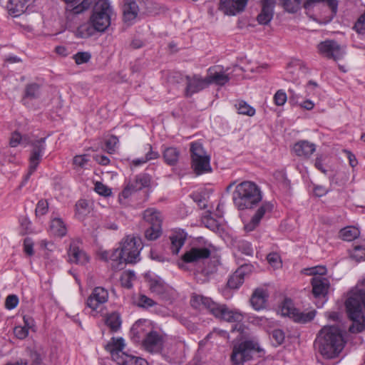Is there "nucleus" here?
<instances>
[{
    "label": "nucleus",
    "instance_id": "obj_22",
    "mask_svg": "<svg viewBox=\"0 0 365 365\" xmlns=\"http://www.w3.org/2000/svg\"><path fill=\"white\" fill-rule=\"evenodd\" d=\"M312 293L314 297L324 296L327 294L329 287V281L328 279L316 276L312 279Z\"/></svg>",
    "mask_w": 365,
    "mask_h": 365
},
{
    "label": "nucleus",
    "instance_id": "obj_51",
    "mask_svg": "<svg viewBox=\"0 0 365 365\" xmlns=\"http://www.w3.org/2000/svg\"><path fill=\"white\" fill-rule=\"evenodd\" d=\"M287 94L282 90H279L274 96V101L277 106H283L287 101Z\"/></svg>",
    "mask_w": 365,
    "mask_h": 365
},
{
    "label": "nucleus",
    "instance_id": "obj_64",
    "mask_svg": "<svg viewBox=\"0 0 365 365\" xmlns=\"http://www.w3.org/2000/svg\"><path fill=\"white\" fill-rule=\"evenodd\" d=\"M351 167L354 168L357 165L358 161L356 156L349 150H344Z\"/></svg>",
    "mask_w": 365,
    "mask_h": 365
},
{
    "label": "nucleus",
    "instance_id": "obj_42",
    "mask_svg": "<svg viewBox=\"0 0 365 365\" xmlns=\"http://www.w3.org/2000/svg\"><path fill=\"white\" fill-rule=\"evenodd\" d=\"M39 94V85L37 83H31L26 86L25 89V96L27 98H36Z\"/></svg>",
    "mask_w": 365,
    "mask_h": 365
},
{
    "label": "nucleus",
    "instance_id": "obj_31",
    "mask_svg": "<svg viewBox=\"0 0 365 365\" xmlns=\"http://www.w3.org/2000/svg\"><path fill=\"white\" fill-rule=\"evenodd\" d=\"M149 287L150 291L161 297H163L168 291V287L165 284V282L160 278L158 279H151L149 281Z\"/></svg>",
    "mask_w": 365,
    "mask_h": 365
},
{
    "label": "nucleus",
    "instance_id": "obj_34",
    "mask_svg": "<svg viewBox=\"0 0 365 365\" xmlns=\"http://www.w3.org/2000/svg\"><path fill=\"white\" fill-rule=\"evenodd\" d=\"M50 230L53 235L58 237H63L66 235L67 231L64 222L58 217H56L51 220Z\"/></svg>",
    "mask_w": 365,
    "mask_h": 365
},
{
    "label": "nucleus",
    "instance_id": "obj_27",
    "mask_svg": "<svg viewBox=\"0 0 365 365\" xmlns=\"http://www.w3.org/2000/svg\"><path fill=\"white\" fill-rule=\"evenodd\" d=\"M267 297V292L263 289L258 288L252 294L250 303L255 310H260L264 307Z\"/></svg>",
    "mask_w": 365,
    "mask_h": 365
},
{
    "label": "nucleus",
    "instance_id": "obj_40",
    "mask_svg": "<svg viewBox=\"0 0 365 365\" xmlns=\"http://www.w3.org/2000/svg\"><path fill=\"white\" fill-rule=\"evenodd\" d=\"M171 241V251L173 254H178L184 245L185 240L182 237H179L176 235L170 237Z\"/></svg>",
    "mask_w": 365,
    "mask_h": 365
},
{
    "label": "nucleus",
    "instance_id": "obj_60",
    "mask_svg": "<svg viewBox=\"0 0 365 365\" xmlns=\"http://www.w3.org/2000/svg\"><path fill=\"white\" fill-rule=\"evenodd\" d=\"M34 242L29 237H26L24 242V252L29 256L33 255L34 254Z\"/></svg>",
    "mask_w": 365,
    "mask_h": 365
},
{
    "label": "nucleus",
    "instance_id": "obj_56",
    "mask_svg": "<svg viewBox=\"0 0 365 365\" xmlns=\"http://www.w3.org/2000/svg\"><path fill=\"white\" fill-rule=\"evenodd\" d=\"M18 303L19 299L17 296L15 294H10L6 299L5 307L8 309H13L18 305Z\"/></svg>",
    "mask_w": 365,
    "mask_h": 365
},
{
    "label": "nucleus",
    "instance_id": "obj_48",
    "mask_svg": "<svg viewBox=\"0 0 365 365\" xmlns=\"http://www.w3.org/2000/svg\"><path fill=\"white\" fill-rule=\"evenodd\" d=\"M92 2H93V0H83V1L80 4L74 6L72 9L73 13L75 14H78L82 13L83 11H84L85 10H87L90 7Z\"/></svg>",
    "mask_w": 365,
    "mask_h": 365
},
{
    "label": "nucleus",
    "instance_id": "obj_8",
    "mask_svg": "<svg viewBox=\"0 0 365 365\" xmlns=\"http://www.w3.org/2000/svg\"><path fill=\"white\" fill-rule=\"evenodd\" d=\"M111 12L112 9L108 1L98 0L95 4L90 21L97 31L103 32L110 26Z\"/></svg>",
    "mask_w": 365,
    "mask_h": 365
},
{
    "label": "nucleus",
    "instance_id": "obj_9",
    "mask_svg": "<svg viewBox=\"0 0 365 365\" xmlns=\"http://www.w3.org/2000/svg\"><path fill=\"white\" fill-rule=\"evenodd\" d=\"M141 249L142 243L140 238L127 236L121 243L118 257L123 258L125 263H135L139 260Z\"/></svg>",
    "mask_w": 365,
    "mask_h": 365
},
{
    "label": "nucleus",
    "instance_id": "obj_16",
    "mask_svg": "<svg viewBox=\"0 0 365 365\" xmlns=\"http://www.w3.org/2000/svg\"><path fill=\"white\" fill-rule=\"evenodd\" d=\"M185 79L186 88L185 93L186 97H191L194 93L199 92L208 86L206 77L202 78L198 75H194L193 76H187Z\"/></svg>",
    "mask_w": 365,
    "mask_h": 365
},
{
    "label": "nucleus",
    "instance_id": "obj_15",
    "mask_svg": "<svg viewBox=\"0 0 365 365\" xmlns=\"http://www.w3.org/2000/svg\"><path fill=\"white\" fill-rule=\"evenodd\" d=\"M248 0H220L219 9L226 15L235 16L242 12Z\"/></svg>",
    "mask_w": 365,
    "mask_h": 365
},
{
    "label": "nucleus",
    "instance_id": "obj_39",
    "mask_svg": "<svg viewBox=\"0 0 365 365\" xmlns=\"http://www.w3.org/2000/svg\"><path fill=\"white\" fill-rule=\"evenodd\" d=\"M161 233V227H155L150 225L145 232V237L148 240H155L160 236Z\"/></svg>",
    "mask_w": 365,
    "mask_h": 365
},
{
    "label": "nucleus",
    "instance_id": "obj_19",
    "mask_svg": "<svg viewBox=\"0 0 365 365\" xmlns=\"http://www.w3.org/2000/svg\"><path fill=\"white\" fill-rule=\"evenodd\" d=\"M210 256V250L206 247H192L186 252L182 259L186 263H194Z\"/></svg>",
    "mask_w": 365,
    "mask_h": 365
},
{
    "label": "nucleus",
    "instance_id": "obj_55",
    "mask_svg": "<svg viewBox=\"0 0 365 365\" xmlns=\"http://www.w3.org/2000/svg\"><path fill=\"white\" fill-rule=\"evenodd\" d=\"M91 56L88 52H78L74 56L75 61L77 64L87 63Z\"/></svg>",
    "mask_w": 365,
    "mask_h": 365
},
{
    "label": "nucleus",
    "instance_id": "obj_4",
    "mask_svg": "<svg viewBox=\"0 0 365 365\" xmlns=\"http://www.w3.org/2000/svg\"><path fill=\"white\" fill-rule=\"evenodd\" d=\"M232 200L237 209H251L261 201L262 195L256 184L245 181L236 186L232 194Z\"/></svg>",
    "mask_w": 365,
    "mask_h": 365
},
{
    "label": "nucleus",
    "instance_id": "obj_44",
    "mask_svg": "<svg viewBox=\"0 0 365 365\" xmlns=\"http://www.w3.org/2000/svg\"><path fill=\"white\" fill-rule=\"evenodd\" d=\"M118 143V138L114 135H111L106 140V150L110 154L113 153L115 151Z\"/></svg>",
    "mask_w": 365,
    "mask_h": 365
},
{
    "label": "nucleus",
    "instance_id": "obj_63",
    "mask_svg": "<svg viewBox=\"0 0 365 365\" xmlns=\"http://www.w3.org/2000/svg\"><path fill=\"white\" fill-rule=\"evenodd\" d=\"M313 192L317 197H322L329 192V190L324 186L317 185L314 187Z\"/></svg>",
    "mask_w": 365,
    "mask_h": 365
},
{
    "label": "nucleus",
    "instance_id": "obj_38",
    "mask_svg": "<svg viewBox=\"0 0 365 365\" xmlns=\"http://www.w3.org/2000/svg\"><path fill=\"white\" fill-rule=\"evenodd\" d=\"M106 325L113 331H116L120 327L121 320L118 313L113 312L106 318Z\"/></svg>",
    "mask_w": 365,
    "mask_h": 365
},
{
    "label": "nucleus",
    "instance_id": "obj_7",
    "mask_svg": "<svg viewBox=\"0 0 365 365\" xmlns=\"http://www.w3.org/2000/svg\"><path fill=\"white\" fill-rule=\"evenodd\" d=\"M191 167L197 175L212 171L210 156L204 150L203 146L198 142L190 143Z\"/></svg>",
    "mask_w": 365,
    "mask_h": 365
},
{
    "label": "nucleus",
    "instance_id": "obj_45",
    "mask_svg": "<svg viewBox=\"0 0 365 365\" xmlns=\"http://www.w3.org/2000/svg\"><path fill=\"white\" fill-rule=\"evenodd\" d=\"M267 259L269 264L274 268H279L282 266L280 257L276 252L269 254L267 257Z\"/></svg>",
    "mask_w": 365,
    "mask_h": 365
},
{
    "label": "nucleus",
    "instance_id": "obj_6",
    "mask_svg": "<svg viewBox=\"0 0 365 365\" xmlns=\"http://www.w3.org/2000/svg\"><path fill=\"white\" fill-rule=\"evenodd\" d=\"M211 313L215 317L226 322H235L236 324L232 328V332H238L239 335L237 337L240 336V339L246 336V327L240 323L243 319V316L240 312L231 310L225 304L215 303V306H213L212 309H211Z\"/></svg>",
    "mask_w": 365,
    "mask_h": 365
},
{
    "label": "nucleus",
    "instance_id": "obj_49",
    "mask_svg": "<svg viewBox=\"0 0 365 365\" xmlns=\"http://www.w3.org/2000/svg\"><path fill=\"white\" fill-rule=\"evenodd\" d=\"M48 203L45 200H41L38 202L36 207V215H43L48 212Z\"/></svg>",
    "mask_w": 365,
    "mask_h": 365
},
{
    "label": "nucleus",
    "instance_id": "obj_2",
    "mask_svg": "<svg viewBox=\"0 0 365 365\" xmlns=\"http://www.w3.org/2000/svg\"><path fill=\"white\" fill-rule=\"evenodd\" d=\"M341 330L335 325L325 326L319 332L314 346L327 359L338 356L344 346Z\"/></svg>",
    "mask_w": 365,
    "mask_h": 365
},
{
    "label": "nucleus",
    "instance_id": "obj_32",
    "mask_svg": "<svg viewBox=\"0 0 365 365\" xmlns=\"http://www.w3.org/2000/svg\"><path fill=\"white\" fill-rule=\"evenodd\" d=\"M359 235V230L354 226H347L339 231V237L344 241H353L358 238Z\"/></svg>",
    "mask_w": 365,
    "mask_h": 365
},
{
    "label": "nucleus",
    "instance_id": "obj_43",
    "mask_svg": "<svg viewBox=\"0 0 365 365\" xmlns=\"http://www.w3.org/2000/svg\"><path fill=\"white\" fill-rule=\"evenodd\" d=\"M351 257L359 262L365 259V247L361 245L354 246L351 254Z\"/></svg>",
    "mask_w": 365,
    "mask_h": 365
},
{
    "label": "nucleus",
    "instance_id": "obj_46",
    "mask_svg": "<svg viewBox=\"0 0 365 365\" xmlns=\"http://www.w3.org/2000/svg\"><path fill=\"white\" fill-rule=\"evenodd\" d=\"M217 262L212 261V262H209L207 266L202 269V274L204 276L209 278L212 275L215 274L217 272Z\"/></svg>",
    "mask_w": 365,
    "mask_h": 365
},
{
    "label": "nucleus",
    "instance_id": "obj_10",
    "mask_svg": "<svg viewBox=\"0 0 365 365\" xmlns=\"http://www.w3.org/2000/svg\"><path fill=\"white\" fill-rule=\"evenodd\" d=\"M143 5L147 6L146 12L148 13H160V11L164 12L165 11L164 8H162V11H160L161 8L157 9V5L150 1H138L137 2L134 0H128L123 6L124 21H131L134 20L140 12V6Z\"/></svg>",
    "mask_w": 365,
    "mask_h": 365
},
{
    "label": "nucleus",
    "instance_id": "obj_21",
    "mask_svg": "<svg viewBox=\"0 0 365 365\" xmlns=\"http://www.w3.org/2000/svg\"><path fill=\"white\" fill-rule=\"evenodd\" d=\"M273 205L271 203H264L255 212L250 221L245 225V230L251 232L254 230L259 224L261 219L267 212L271 211Z\"/></svg>",
    "mask_w": 365,
    "mask_h": 365
},
{
    "label": "nucleus",
    "instance_id": "obj_12",
    "mask_svg": "<svg viewBox=\"0 0 365 365\" xmlns=\"http://www.w3.org/2000/svg\"><path fill=\"white\" fill-rule=\"evenodd\" d=\"M280 312L282 316L289 317L294 322L301 323L310 322L314 319L316 314L315 311H311L307 313L300 312L294 307L292 300L288 299L283 302Z\"/></svg>",
    "mask_w": 365,
    "mask_h": 365
},
{
    "label": "nucleus",
    "instance_id": "obj_54",
    "mask_svg": "<svg viewBox=\"0 0 365 365\" xmlns=\"http://www.w3.org/2000/svg\"><path fill=\"white\" fill-rule=\"evenodd\" d=\"M95 190L99 195L105 197L109 196L111 194V190L107 186L100 182H97L95 184Z\"/></svg>",
    "mask_w": 365,
    "mask_h": 365
},
{
    "label": "nucleus",
    "instance_id": "obj_61",
    "mask_svg": "<svg viewBox=\"0 0 365 365\" xmlns=\"http://www.w3.org/2000/svg\"><path fill=\"white\" fill-rule=\"evenodd\" d=\"M76 208L77 212L79 214H84L88 211V204L85 200H80L77 202L76 205Z\"/></svg>",
    "mask_w": 365,
    "mask_h": 365
},
{
    "label": "nucleus",
    "instance_id": "obj_41",
    "mask_svg": "<svg viewBox=\"0 0 365 365\" xmlns=\"http://www.w3.org/2000/svg\"><path fill=\"white\" fill-rule=\"evenodd\" d=\"M284 8L290 13L297 11L301 4V0H282Z\"/></svg>",
    "mask_w": 365,
    "mask_h": 365
},
{
    "label": "nucleus",
    "instance_id": "obj_50",
    "mask_svg": "<svg viewBox=\"0 0 365 365\" xmlns=\"http://www.w3.org/2000/svg\"><path fill=\"white\" fill-rule=\"evenodd\" d=\"M118 254H120V250L116 249L112 253H110L109 255V259L115 263L112 264V267L115 269H118L119 265L124 262L123 258L118 257Z\"/></svg>",
    "mask_w": 365,
    "mask_h": 365
},
{
    "label": "nucleus",
    "instance_id": "obj_36",
    "mask_svg": "<svg viewBox=\"0 0 365 365\" xmlns=\"http://www.w3.org/2000/svg\"><path fill=\"white\" fill-rule=\"evenodd\" d=\"M97 31L91 23H85L79 26L76 31V36L78 38H86Z\"/></svg>",
    "mask_w": 365,
    "mask_h": 365
},
{
    "label": "nucleus",
    "instance_id": "obj_11",
    "mask_svg": "<svg viewBox=\"0 0 365 365\" xmlns=\"http://www.w3.org/2000/svg\"><path fill=\"white\" fill-rule=\"evenodd\" d=\"M253 351H259L257 344L252 341H245L233 347L231 360L234 364L239 365L245 361L250 360Z\"/></svg>",
    "mask_w": 365,
    "mask_h": 365
},
{
    "label": "nucleus",
    "instance_id": "obj_26",
    "mask_svg": "<svg viewBox=\"0 0 365 365\" xmlns=\"http://www.w3.org/2000/svg\"><path fill=\"white\" fill-rule=\"evenodd\" d=\"M69 262L83 264L88 262L86 254L79 249L75 243H71L68 250Z\"/></svg>",
    "mask_w": 365,
    "mask_h": 365
},
{
    "label": "nucleus",
    "instance_id": "obj_1",
    "mask_svg": "<svg viewBox=\"0 0 365 365\" xmlns=\"http://www.w3.org/2000/svg\"><path fill=\"white\" fill-rule=\"evenodd\" d=\"M345 305L348 316L352 321L349 331H362L365 328V317L362 312V307L365 309V279L350 291Z\"/></svg>",
    "mask_w": 365,
    "mask_h": 365
},
{
    "label": "nucleus",
    "instance_id": "obj_3",
    "mask_svg": "<svg viewBox=\"0 0 365 365\" xmlns=\"http://www.w3.org/2000/svg\"><path fill=\"white\" fill-rule=\"evenodd\" d=\"M45 140L46 139L44 138L32 140L26 135L21 136L18 132H14L11 135L9 141L11 147L15 148L19 144H23L24 145H30L31 146L29 157V172L25 176L24 182H26L29 180V177L36 170L41 160L42 154L45 150Z\"/></svg>",
    "mask_w": 365,
    "mask_h": 365
},
{
    "label": "nucleus",
    "instance_id": "obj_35",
    "mask_svg": "<svg viewBox=\"0 0 365 365\" xmlns=\"http://www.w3.org/2000/svg\"><path fill=\"white\" fill-rule=\"evenodd\" d=\"M180 157V151L173 147L166 148L163 152V158L169 165H175Z\"/></svg>",
    "mask_w": 365,
    "mask_h": 365
},
{
    "label": "nucleus",
    "instance_id": "obj_47",
    "mask_svg": "<svg viewBox=\"0 0 365 365\" xmlns=\"http://www.w3.org/2000/svg\"><path fill=\"white\" fill-rule=\"evenodd\" d=\"M88 162L86 155H76L73 158V163L76 168H84Z\"/></svg>",
    "mask_w": 365,
    "mask_h": 365
},
{
    "label": "nucleus",
    "instance_id": "obj_18",
    "mask_svg": "<svg viewBox=\"0 0 365 365\" xmlns=\"http://www.w3.org/2000/svg\"><path fill=\"white\" fill-rule=\"evenodd\" d=\"M108 299V291L101 287H96L87 299V305L93 310L106 303Z\"/></svg>",
    "mask_w": 365,
    "mask_h": 365
},
{
    "label": "nucleus",
    "instance_id": "obj_30",
    "mask_svg": "<svg viewBox=\"0 0 365 365\" xmlns=\"http://www.w3.org/2000/svg\"><path fill=\"white\" fill-rule=\"evenodd\" d=\"M215 302H213L210 298L205 297L201 295H194L192 297L190 304L191 306L195 309H207L210 312L211 309H212L213 306H215Z\"/></svg>",
    "mask_w": 365,
    "mask_h": 365
},
{
    "label": "nucleus",
    "instance_id": "obj_58",
    "mask_svg": "<svg viewBox=\"0 0 365 365\" xmlns=\"http://www.w3.org/2000/svg\"><path fill=\"white\" fill-rule=\"evenodd\" d=\"M14 334L18 339H24L29 334L28 328L21 326L16 327L14 329Z\"/></svg>",
    "mask_w": 365,
    "mask_h": 365
},
{
    "label": "nucleus",
    "instance_id": "obj_33",
    "mask_svg": "<svg viewBox=\"0 0 365 365\" xmlns=\"http://www.w3.org/2000/svg\"><path fill=\"white\" fill-rule=\"evenodd\" d=\"M46 354V351L41 346H35L33 349L30 350L29 356L31 359V365H41Z\"/></svg>",
    "mask_w": 365,
    "mask_h": 365
},
{
    "label": "nucleus",
    "instance_id": "obj_17",
    "mask_svg": "<svg viewBox=\"0 0 365 365\" xmlns=\"http://www.w3.org/2000/svg\"><path fill=\"white\" fill-rule=\"evenodd\" d=\"M163 337L155 331L147 334L143 339V346L144 349L150 353H158L163 349Z\"/></svg>",
    "mask_w": 365,
    "mask_h": 365
},
{
    "label": "nucleus",
    "instance_id": "obj_62",
    "mask_svg": "<svg viewBox=\"0 0 365 365\" xmlns=\"http://www.w3.org/2000/svg\"><path fill=\"white\" fill-rule=\"evenodd\" d=\"M148 151L146 153L145 158V161H149L151 160L157 159L160 157V155L158 152L153 151L152 149V146L150 145H148Z\"/></svg>",
    "mask_w": 365,
    "mask_h": 365
},
{
    "label": "nucleus",
    "instance_id": "obj_13",
    "mask_svg": "<svg viewBox=\"0 0 365 365\" xmlns=\"http://www.w3.org/2000/svg\"><path fill=\"white\" fill-rule=\"evenodd\" d=\"M318 49L326 57L333 58L334 61L340 59L344 54V50L337 42L331 40L321 42L318 45Z\"/></svg>",
    "mask_w": 365,
    "mask_h": 365
},
{
    "label": "nucleus",
    "instance_id": "obj_37",
    "mask_svg": "<svg viewBox=\"0 0 365 365\" xmlns=\"http://www.w3.org/2000/svg\"><path fill=\"white\" fill-rule=\"evenodd\" d=\"M235 107L240 115L252 117L255 114V109L245 101H237Z\"/></svg>",
    "mask_w": 365,
    "mask_h": 365
},
{
    "label": "nucleus",
    "instance_id": "obj_25",
    "mask_svg": "<svg viewBox=\"0 0 365 365\" xmlns=\"http://www.w3.org/2000/svg\"><path fill=\"white\" fill-rule=\"evenodd\" d=\"M208 86L215 83L218 86H224L230 79L228 74L222 70L215 71V68H210L208 75L206 77Z\"/></svg>",
    "mask_w": 365,
    "mask_h": 365
},
{
    "label": "nucleus",
    "instance_id": "obj_52",
    "mask_svg": "<svg viewBox=\"0 0 365 365\" xmlns=\"http://www.w3.org/2000/svg\"><path fill=\"white\" fill-rule=\"evenodd\" d=\"M156 303L150 298L145 295H140L138 301V304L139 307L143 308H148L153 307Z\"/></svg>",
    "mask_w": 365,
    "mask_h": 365
},
{
    "label": "nucleus",
    "instance_id": "obj_24",
    "mask_svg": "<svg viewBox=\"0 0 365 365\" xmlns=\"http://www.w3.org/2000/svg\"><path fill=\"white\" fill-rule=\"evenodd\" d=\"M293 150L297 156L308 158L316 150V145L307 140H300L294 144Z\"/></svg>",
    "mask_w": 365,
    "mask_h": 365
},
{
    "label": "nucleus",
    "instance_id": "obj_28",
    "mask_svg": "<svg viewBox=\"0 0 365 365\" xmlns=\"http://www.w3.org/2000/svg\"><path fill=\"white\" fill-rule=\"evenodd\" d=\"M34 0H9L7 5L10 14L14 16H18L25 11L27 8L26 4Z\"/></svg>",
    "mask_w": 365,
    "mask_h": 365
},
{
    "label": "nucleus",
    "instance_id": "obj_29",
    "mask_svg": "<svg viewBox=\"0 0 365 365\" xmlns=\"http://www.w3.org/2000/svg\"><path fill=\"white\" fill-rule=\"evenodd\" d=\"M143 219L148 222L150 225L155 227H161V214L154 208H148L145 210L143 212Z\"/></svg>",
    "mask_w": 365,
    "mask_h": 365
},
{
    "label": "nucleus",
    "instance_id": "obj_23",
    "mask_svg": "<svg viewBox=\"0 0 365 365\" xmlns=\"http://www.w3.org/2000/svg\"><path fill=\"white\" fill-rule=\"evenodd\" d=\"M250 271V266L245 264L238 268L230 277L227 286L231 289H237L244 282L245 276Z\"/></svg>",
    "mask_w": 365,
    "mask_h": 365
},
{
    "label": "nucleus",
    "instance_id": "obj_59",
    "mask_svg": "<svg viewBox=\"0 0 365 365\" xmlns=\"http://www.w3.org/2000/svg\"><path fill=\"white\" fill-rule=\"evenodd\" d=\"M272 336L277 345L282 344L284 340V334L280 329H274L272 333Z\"/></svg>",
    "mask_w": 365,
    "mask_h": 365
},
{
    "label": "nucleus",
    "instance_id": "obj_14",
    "mask_svg": "<svg viewBox=\"0 0 365 365\" xmlns=\"http://www.w3.org/2000/svg\"><path fill=\"white\" fill-rule=\"evenodd\" d=\"M150 178L147 174H141L135 177V180L130 182L121 192L124 198L129 197L133 192L140 190L149 185Z\"/></svg>",
    "mask_w": 365,
    "mask_h": 365
},
{
    "label": "nucleus",
    "instance_id": "obj_5",
    "mask_svg": "<svg viewBox=\"0 0 365 365\" xmlns=\"http://www.w3.org/2000/svg\"><path fill=\"white\" fill-rule=\"evenodd\" d=\"M125 346L123 338L113 337L105 349L110 353L112 359L119 365H148L145 359L123 352Z\"/></svg>",
    "mask_w": 365,
    "mask_h": 365
},
{
    "label": "nucleus",
    "instance_id": "obj_53",
    "mask_svg": "<svg viewBox=\"0 0 365 365\" xmlns=\"http://www.w3.org/2000/svg\"><path fill=\"white\" fill-rule=\"evenodd\" d=\"M354 29L359 34L365 33V11L359 16L357 21L354 24Z\"/></svg>",
    "mask_w": 365,
    "mask_h": 365
},
{
    "label": "nucleus",
    "instance_id": "obj_57",
    "mask_svg": "<svg viewBox=\"0 0 365 365\" xmlns=\"http://www.w3.org/2000/svg\"><path fill=\"white\" fill-rule=\"evenodd\" d=\"M307 271H309V272L307 273L309 275H314V277H323V275L326 274L327 270L325 267L317 266L308 269Z\"/></svg>",
    "mask_w": 365,
    "mask_h": 365
},
{
    "label": "nucleus",
    "instance_id": "obj_20",
    "mask_svg": "<svg viewBox=\"0 0 365 365\" xmlns=\"http://www.w3.org/2000/svg\"><path fill=\"white\" fill-rule=\"evenodd\" d=\"M273 0H262L261 3V10L257 16V21L260 25H267L269 24L274 15Z\"/></svg>",
    "mask_w": 365,
    "mask_h": 365
}]
</instances>
